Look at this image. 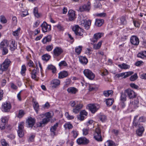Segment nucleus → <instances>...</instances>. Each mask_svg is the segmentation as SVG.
<instances>
[{
  "label": "nucleus",
  "mask_w": 146,
  "mask_h": 146,
  "mask_svg": "<svg viewBox=\"0 0 146 146\" xmlns=\"http://www.w3.org/2000/svg\"><path fill=\"white\" fill-rule=\"evenodd\" d=\"M18 134L19 137H22L24 135L23 130H18Z\"/></svg>",
  "instance_id": "nucleus-60"
},
{
  "label": "nucleus",
  "mask_w": 146,
  "mask_h": 146,
  "mask_svg": "<svg viewBox=\"0 0 146 146\" xmlns=\"http://www.w3.org/2000/svg\"><path fill=\"white\" fill-rule=\"evenodd\" d=\"M58 123H57L53 126H52L50 129L51 135L53 137L56 135L55 131L58 126Z\"/></svg>",
  "instance_id": "nucleus-21"
},
{
  "label": "nucleus",
  "mask_w": 146,
  "mask_h": 146,
  "mask_svg": "<svg viewBox=\"0 0 146 146\" xmlns=\"http://www.w3.org/2000/svg\"><path fill=\"white\" fill-rule=\"evenodd\" d=\"M94 135V138L96 140L98 141H102L101 131L99 128H96V129Z\"/></svg>",
  "instance_id": "nucleus-5"
},
{
  "label": "nucleus",
  "mask_w": 146,
  "mask_h": 146,
  "mask_svg": "<svg viewBox=\"0 0 146 146\" xmlns=\"http://www.w3.org/2000/svg\"><path fill=\"white\" fill-rule=\"evenodd\" d=\"M54 55L55 56H58L63 52V50L60 47H57L53 50Z\"/></svg>",
  "instance_id": "nucleus-13"
},
{
  "label": "nucleus",
  "mask_w": 146,
  "mask_h": 146,
  "mask_svg": "<svg viewBox=\"0 0 146 146\" xmlns=\"http://www.w3.org/2000/svg\"><path fill=\"white\" fill-rule=\"evenodd\" d=\"M38 72L39 70L38 67L36 68V69H34L32 70L31 72V77L32 79L36 81L38 80V78L37 77L36 75Z\"/></svg>",
  "instance_id": "nucleus-15"
},
{
  "label": "nucleus",
  "mask_w": 146,
  "mask_h": 146,
  "mask_svg": "<svg viewBox=\"0 0 146 146\" xmlns=\"http://www.w3.org/2000/svg\"><path fill=\"white\" fill-rule=\"evenodd\" d=\"M1 122H2V127H4L5 125V123L7 121V119L6 117H2L1 119Z\"/></svg>",
  "instance_id": "nucleus-59"
},
{
  "label": "nucleus",
  "mask_w": 146,
  "mask_h": 146,
  "mask_svg": "<svg viewBox=\"0 0 146 146\" xmlns=\"http://www.w3.org/2000/svg\"><path fill=\"white\" fill-rule=\"evenodd\" d=\"M51 36L50 35H48L44 37L42 40L43 44H46L47 42H49L51 40Z\"/></svg>",
  "instance_id": "nucleus-28"
},
{
  "label": "nucleus",
  "mask_w": 146,
  "mask_h": 146,
  "mask_svg": "<svg viewBox=\"0 0 146 146\" xmlns=\"http://www.w3.org/2000/svg\"><path fill=\"white\" fill-rule=\"evenodd\" d=\"M118 66L120 68L123 69H127L129 68V66L128 65L124 63L121 64H119Z\"/></svg>",
  "instance_id": "nucleus-38"
},
{
  "label": "nucleus",
  "mask_w": 146,
  "mask_h": 146,
  "mask_svg": "<svg viewBox=\"0 0 146 146\" xmlns=\"http://www.w3.org/2000/svg\"><path fill=\"white\" fill-rule=\"evenodd\" d=\"M0 22L3 24H5L7 23V20L3 15H1L0 16Z\"/></svg>",
  "instance_id": "nucleus-44"
},
{
  "label": "nucleus",
  "mask_w": 146,
  "mask_h": 146,
  "mask_svg": "<svg viewBox=\"0 0 146 146\" xmlns=\"http://www.w3.org/2000/svg\"><path fill=\"white\" fill-rule=\"evenodd\" d=\"M47 68L49 70H52V72L54 73H55L56 72V68L52 65H49Z\"/></svg>",
  "instance_id": "nucleus-41"
},
{
  "label": "nucleus",
  "mask_w": 146,
  "mask_h": 146,
  "mask_svg": "<svg viewBox=\"0 0 146 146\" xmlns=\"http://www.w3.org/2000/svg\"><path fill=\"white\" fill-rule=\"evenodd\" d=\"M89 129L84 128L83 129V134L84 135H86L88 134Z\"/></svg>",
  "instance_id": "nucleus-63"
},
{
  "label": "nucleus",
  "mask_w": 146,
  "mask_h": 146,
  "mask_svg": "<svg viewBox=\"0 0 146 146\" xmlns=\"http://www.w3.org/2000/svg\"><path fill=\"white\" fill-rule=\"evenodd\" d=\"M21 29L20 27L18 28L17 30L12 32V35L14 36H19L21 31Z\"/></svg>",
  "instance_id": "nucleus-39"
},
{
  "label": "nucleus",
  "mask_w": 146,
  "mask_h": 146,
  "mask_svg": "<svg viewBox=\"0 0 146 146\" xmlns=\"http://www.w3.org/2000/svg\"><path fill=\"white\" fill-rule=\"evenodd\" d=\"M106 102L107 106H109L113 104V100L112 98L108 99L106 100Z\"/></svg>",
  "instance_id": "nucleus-40"
},
{
  "label": "nucleus",
  "mask_w": 146,
  "mask_h": 146,
  "mask_svg": "<svg viewBox=\"0 0 146 146\" xmlns=\"http://www.w3.org/2000/svg\"><path fill=\"white\" fill-rule=\"evenodd\" d=\"M60 67L62 66H67V64L65 61H62L60 62L58 64Z\"/></svg>",
  "instance_id": "nucleus-62"
},
{
  "label": "nucleus",
  "mask_w": 146,
  "mask_h": 146,
  "mask_svg": "<svg viewBox=\"0 0 146 146\" xmlns=\"http://www.w3.org/2000/svg\"><path fill=\"white\" fill-rule=\"evenodd\" d=\"M126 94L124 93H121V95L120 97V100L123 102L126 100Z\"/></svg>",
  "instance_id": "nucleus-43"
},
{
  "label": "nucleus",
  "mask_w": 146,
  "mask_h": 146,
  "mask_svg": "<svg viewBox=\"0 0 146 146\" xmlns=\"http://www.w3.org/2000/svg\"><path fill=\"white\" fill-rule=\"evenodd\" d=\"M82 107V104H77L75 108L73 109V112L76 114L78 113Z\"/></svg>",
  "instance_id": "nucleus-20"
},
{
  "label": "nucleus",
  "mask_w": 146,
  "mask_h": 146,
  "mask_svg": "<svg viewBox=\"0 0 146 146\" xmlns=\"http://www.w3.org/2000/svg\"><path fill=\"white\" fill-rule=\"evenodd\" d=\"M26 70V66L25 65H23L22 66L21 73L23 76L25 75V72Z\"/></svg>",
  "instance_id": "nucleus-52"
},
{
  "label": "nucleus",
  "mask_w": 146,
  "mask_h": 146,
  "mask_svg": "<svg viewBox=\"0 0 146 146\" xmlns=\"http://www.w3.org/2000/svg\"><path fill=\"white\" fill-rule=\"evenodd\" d=\"M64 126L66 128H67L68 129H71L73 127L72 124L68 123H66Z\"/></svg>",
  "instance_id": "nucleus-57"
},
{
  "label": "nucleus",
  "mask_w": 146,
  "mask_h": 146,
  "mask_svg": "<svg viewBox=\"0 0 146 146\" xmlns=\"http://www.w3.org/2000/svg\"><path fill=\"white\" fill-rule=\"evenodd\" d=\"M104 21L101 19H96L95 22V25L98 27L101 26L103 23Z\"/></svg>",
  "instance_id": "nucleus-34"
},
{
  "label": "nucleus",
  "mask_w": 146,
  "mask_h": 146,
  "mask_svg": "<svg viewBox=\"0 0 146 146\" xmlns=\"http://www.w3.org/2000/svg\"><path fill=\"white\" fill-rule=\"evenodd\" d=\"M117 23L119 25H125L127 23L126 18L124 16H122L117 19Z\"/></svg>",
  "instance_id": "nucleus-16"
},
{
  "label": "nucleus",
  "mask_w": 146,
  "mask_h": 146,
  "mask_svg": "<svg viewBox=\"0 0 146 146\" xmlns=\"http://www.w3.org/2000/svg\"><path fill=\"white\" fill-rule=\"evenodd\" d=\"M103 35V34L100 33L95 34L94 35L93 38L92 40V41L94 42H96L98 39L101 38Z\"/></svg>",
  "instance_id": "nucleus-19"
},
{
  "label": "nucleus",
  "mask_w": 146,
  "mask_h": 146,
  "mask_svg": "<svg viewBox=\"0 0 146 146\" xmlns=\"http://www.w3.org/2000/svg\"><path fill=\"white\" fill-rule=\"evenodd\" d=\"M65 115L66 118L68 119H72L74 117L73 116L69 115L68 112H66L65 113Z\"/></svg>",
  "instance_id": "nucleus-56"
},
{
  "label": "nucleus",
  "mask_w": 146,
  "mask_h": 146,
  "mask_svg": "<svg viewBox=\"0 0 146 146\" xmlns=\"http://www.w3.org/2000/svg\"><path fill=\"white\" fill-rule=\"evenodd\" d=\"M72 29L76 35L82 36L84 30L80 28L78 25H76L74 26L72 28Z\"/></svg>",
  "instance_id": "nucleus-3"
},
{
  "label": "nucleus",
  "mask_w": 146,
  "mask_h": 146,
  "mask_svg": "<svg viewBox=\"0 0 146 146\" xmlns=\"http://www.w3.org/2000/svg\"><path fill=\"white\" fill-rule=\"evenodd\" d=\"M68 75V72L66 71H64L61 72L59 73L58 78H59L62 79L66 77Z\"/></svg>",
  "instance_id": "nucleus-24"
},
{
  "label": "nucleus",
  "mask_w": 146,
  "mask_h": 146,
  "mask_svg": "<svg viewBox=\"0 0 146 146\" xmlns=\"http://www.w3.org/2000/svg\"><path fill=\"white\" fill-rule=\"evenodd\" d=\"M68 16L70 21L74 20L76 17L75 11L72 10H70L68 12Z\"/></svg>",
  "instance_id": "nucleus-17"
},
{
  "label": "nucleus",
  "mask_w": 146,
  "mask_h": 146,
  "mask_svg": "<svg viewBox=\"0 0 146 146\" xmlns=\"http://www.w3.org/2000/svg\"><path fill=\"white\" fill-rule=\"evenodd\" d=\"M24 123L21 122L19 124L18 130H23Z\"/></svg>",
  "instance_id": "nucleus-58"
},
{
  "label": "nucleus",
  "mask_w": 146,
  "mask_h": 146,
  "mask_svg": "<svg viewBox=\"0 0 146 146\" xmlns=\"http://www.w3.org/2000/svg\"><path fill=\"white\" fill-rule=\"evenodd\" d=\"M139 103V101L137 100H135L132 102H131L129 104V106L131 108H135L138 107V105Z\"/></svg>",
  "instance_id": "nucleus-22"
},
{
  "label": "nucleus",
  "mask_w": 146,
  "mask_h": 146,
  "mask_svg": "<svg viewBox=\"0 0 146 146\" xmlns=\"http://www.w3.org/2000/svg\"><path fill=\"white\" fill-rule=\"evenodd\" d=\"M102 43V41H100L97 44L94 46V48L95 49H98L100 48L101 47Z\"/></svg>",
  "instance_id": "nucleus-53"
},
{
  "label": "nucleus",
  "mask_w": 146,
  "mask_h": 146,
  "mask_svg": "<svg viewBox=\"0 0 146 146\" xmlns=\"http://www.w3.org/2000/svg\"><path fill=\"white\" fill-rule=\"evenodd\" d=\"M35 119L34 118L30 117L27 120L29 127H32L35 123Z\"/></svg>",
  "instance_id": "nucleus-18"
},
{
  "label": "nucleus",
  "mask_w": 146,
  "mask_h": 146,
  "mask_svg": "<svg viewBox=\"0 0 146 146\" xmlns=\"http://www.w3.org/2000/svg\"><path fill=\"white\" fill-rule=\"evenodd\" d=\"M99 119L102 122H104L106 120V117L105 115H101L99 116Z\"/></svg>",
  "instance_id": "nucleus-54"
},
{
  "label": "nucleus",
  "mask_w": 146,
  "mask_h": 146,
  "mask_svg": "<svg viewBox=\"0 0 146 146\" xmlns=\"http://www.w3.org/2000/svg\"><path fill=\"white\" fill-rule=\"evenodd\" d=\"M138 78L137 74L135 73L133 75L131 76L130 78V80L131 81L136 80Z\"/></svg>",
  "instance_id": "nucleus-49"
},
{
  "label": "nucleus",
  "mask_w": 146,
  "mask_h": 146,
  "mask_svg": "<svg viewBox=\"0 0 146 146\" xmlns=\"http://www.w3.org/2000/svg\"><path fill=\"white\" fill-rule=\"evenodd\" d=\"M130 42L131 44L135 46H137L139 44V40L138 38L135 36H133L131 37Z\"/></svg>",
  "instance_id": "nucleus-14"
},
{
  "label": "nucleus",
  "mask_w": 146,
  "mask_h": 146,
  "mask_svg": "<svg viewBox=\"0 0 146 146\" xmlns=\"http://www.w3.org/2000/svg\"><path fill=\"white\" fill-rule=\"evenodd\" d=\"M144 129L142 125H140L139 126V129L137 130L136 133L139 136H141L144 131Z\"/></svg>",
  "instance_id": "nucleus-29"
},
{
  "label": "nucleus",
  "mask_w": 146,
  "mask_h": 146,
  "mask_svg": "<svg viewBox=\"0 0 146 146\" xmlns=\"http://www.w3.org/2000/svg\"><path fill=\"white\" fill-rule=\"evenodd\" d=\"M25 114V113L24 111L23 110H20L19 111L17 117L19 118H21Z\"/></svg>",
  "instance_id": "nucleus-46"
},
{
  "label": "nucleus",
  "mask_w": 146,
  "mask_h": 146,
  "mask_svg": "<svg viewBox=\"0 0 146 146\" xmlns=\"http://www.w3.org/2000/svg\"><path fill=\"white\" fill-rule=\"evenodd\" d=\"M83 17V16L82 15L78 17V19L80 18L81 19L80 20L79 24L82 27H84L85 29L88 30L90 28V27L91 25V21L90 20H86L85 19H82Z\"/></svg>",
  "instance_id": "nucleus-1"
},
{
  "label": "nucleus",
  "mask_w": 146,
  "mask_h": 146,
  "mask_svg": "<svg viewBox=\"0 0 146 146\" xmlns=\"http://www.w3.org/2000/svg\"><path fill=\"white\" fill-rule=\"evenodd\" d=\"M79 58L80 62L82 64H86L88 62L87 59L85 57L80 56Z\"/></svg>",
  "instance_id": "nucleus-27"
},
{
  "label": "nucleus",
  "mask_w": 146,
  "mask_h": 146,
  "mask_svg": "<svg viewBox=\"0 0 146 146\" xmlns=\"http://www.w3.org/2000/svg\"><path fill=\"white\" fill-rule=\"evenodd\" d=\"M60 80L57 79L52 80L50 82V85L52 88H55L58 87L60 84Z\"/></svg>",
  "instance_id": "nucleus-9"
},
{
  "label": "nucleus",
  "mask_w": 146,
  "mask_h": 146,
  "mask_svg": "<svg viewBox=\"0 0 146 146\" xmlns=\"http://www.w3.org/2000/svg\"><path fill=\"white\" fill-rule=\"evenodd\" d=\"M40 26L42 28V31L43 33L47 32L51 30V26L47 24L46 22H44Z\"/></svg>",
  "instance_id": "nucleus-8"
},
{
  "label": "nucleus",
  "mask_w": 146,
  "mask_h": 146,
  "mask_svg": "<svg viewBox=\"0 0 146 146\" xmlns=\"http://www.w3.org/2000/svg\"><path fill=\"white\" fill-rule=\"evenodd\" d=\"M83 73L86 77L90 80H93L95 77V74L90 70L88 69L84 70Z\"/></svg>",
  "instance_id": "nucleus-4"
},
{
  "label": "nucleus",
  "mask_w": 146,
  "mask_h": 146,
  "mask_svg": "<svg viewBox=\"0 0 146 146\" xmlns=\"http://www.w3.org/2000/svg\"><path fill=\"white\" fill-rule=\"evenodd\" d=\"M138 117V116L136 115L134 117L133 122V126L135 127H137L138 126L139 127L140 126V125H142L141 124H140L139 122H137L136 121V120Z\"/></svg>",
  "instance_id": "nucleus-32"
},
{
  "label": "nucleus",
  "mask_w": 146,
  "mask_h": 146,
  "mask_svg": "<svg viewBox=\"0 0 146 146\" xmlns=\"http://www.w3.org/2000/svg\"><path fill=\"white\" fill-rule=\"evenodd\" d=\"M1 143L3 146H8V144L5 140H1Z\"/></svg>",
  "instance_id": "nucleus-64"
},
{
  "label": "nucleus",
  "mask_w": 146,
  "mask_h": 146,
  "mask_svg": "<svg viewBox=\"0 0 146 146\" xmlns=\"http://www.w3.org/2000/svg\"><path fill=\"white\" fill-rule=\"evenodd\" d=\"M17 17L15 16L13 17L12 18V24L14 26H16L17 24Z\"/></svg>",
  "instance_id": "nucleus-50"
},
{
  "label": "nucleus",
  "mask_w": 146,
  "mask_h": 146,
  "mask_svg": "<svg viewBox=\"0 0 146 146\" xmlns=\"http://www.w3.org/2000/svg\"><path fill=\"white\" fill-rule=\"evenodd\" d=\"M94 7L96 8L100 9L102 8V6L101 4L99 2H97L96 1L94 3Z\"/></svg>",
  "instance_id": "nucleus-47"
},
{
  "label": "nucleus",
  "mask_w": 146,
  "mask_h": 146,
  "mask_svg": "<svg viewBox=\"0 0 146 146\" xmlns=\"http://www.w3.org/2000/svg\"><path fill=\"white\" fill-rule=\"evenodd\" d=\"M105 146H116L115 144L112 141L108 140L105 143Z\"/></svg>",
  "instance_id": "nucleus-33"
},
{
  "label": "nucleus",
  "mask_w": 146,
  "mask_h": 146,
  "mask_svg": "<svg viewBox=\"0 0 146 146\" xmlns=\"http://www.w3.org/2000/svg\"><path fill=\"white\" fill-rule=\"evenodd\" d=\"M11 108L10 104L7 102L4 103L2 106V110L5 112L9 111Z\"/></svg>",
  "instance_id": "nucleus-12"
},
{
  "label": "nucleus",
  "mask_w": 146,
  "mask_h": 146,
  "mask_svg": "<svg viewBox=\"0 0 146 146\" xmlns=\"http://www.w3.org/2000/svg\"><path fill=\"white\" fill-rule=\"evenodd\" d=\"M35 137V135H32L30 136L28 139V142H32L34 141Z\"/></svg>",
  "instance_id": "nucleus-61"
},
{
  "label": "nucleus",
  "mask_w": 146,
  "mask_h": 146,
  "mask_svg": "<svg viewBox=\"0 0 146 146\" xmlns=\"http://www.w3.org/2000/svg\"><path fill=\"white\" fill-rule=\"evenodd\" d=\"M68 92L72 94H76L78 91V90L74 87H70L67 89Z\"/></svg>",
  "instance_id": "nucleus-26"
},
{
  "label": "nucleus",
  "mask_w": 146,
  "mask_h": 146,
  "mask_svg": "<svg viewBox=\"0 0 146 146\" xmlns=\"http://www.w3.org/2000/svg\"><path fill=\"white\" fill-rule=\"evenodd\" d=\"M10 49L12 51L14 50L17 48V44L14 40H12L9 43Z\"/></svg>",
  "instance_id": "nucleus-23"
},
{
  "label": "nucleus",
  "mask_w": 146,
  "mask_h": 146,
  "mask_svg": "<svg viewBox=\"0 0 146 146\" xmlns=\"http://www.w3.org/2000/svg\"><path fill=\"white\" fill-rule=\"evenodd\" d=\"M39 117L40 121L37 123V125L38 127H42L45 125L49 121L48 119L46 118L45 117L41 118L40 117V115L39 116Z\"/></svg>",
  "instance_id": "nucleus-7"
},
{
  "label": "nucleus",
  "mask_w": 146,
  "mask_h": 146,
  "mask_svg": "<svg viewBox=\"0 0 146 146\" xmlns=\"http://www.w3.org/2000/svg\"><path fill=\"white\" fill-rule=\"evenodd\" d=\"M77 142L79 145H86L89 142V141L85 137H82L77 139Z\"/></svg>",
  "instance_id": "nucleus-10"
},
{
  "label": "nucleus",
  "mask_w": 146,
  "mask_h": 146,
  "mask_svg": "<svg viewBox=\"0 0 146 146\" xmlns=\"http://www.w3.org/2000/svg\"><path fill=\"white\" fill-rule=\"evenodd\" d=\"M90 110L93 113H95L99 108L97 104H90L88 105Z\"/></svg>",
  "instance_id": "nucleus-11"
},
{
  "label": "nucleus",
  "mask_w": 146,
  "mask_h": 146,
  "mask_svg": "<svg viewBox=\"0 0 146 146\" xmlns=\"http://www.w3.org/2000/svg\"><path fill=\"white\" fill-rule=\"evenodd\" d=\"M11 63V61L9 59H6L1 65L0 74H1L3 71L7 70Z\"/></svg>",
  "instance_id": "nucleus-2"
},
{
  "label": "nucleus",
  "mask_w": 146,
  "mask_h": 146,
  "mask_svg": "<svg viewBox=\"0 0 146 146\" xmlns=\"http://www.w3.org/2000/svg\"><path fill=\"white\" fill-rule=\"evenodd\" d=\"M50 55L46 54L42 56V59L43 60L47 61L50 59Z\"/></svg>",
  "instance_id": "nucleus-51"
},
{
  "label": "nucleus",
  "mask_w": 146,
  "mask_h": 146,
  "mask_svg": "<svg viewBox=\"0 0 146 146\" xmlns=\"http://www.w3.org/2000/svg\"><path fill=\"white\" fill-rule=\"evenodd\" d=\"M33 107L36 111L37 113L39 109V106L38 103L36 102H34Z\"/></svg>",
  "instance_id": "nucleus-42"
},
{
  "label": "nucleus",
  "mask_w": 146,
  "mask_h": 146,
  "mask_svg": "<svg viewBox=\"0 0 146 146\" xmlns=\"http://www.w3.org/2000/svg\"><path fill=\"white\" fill-rule=\"evenodd\" d=\"M9 43L8 41L6 40H3L0 43V49L4 48L5 47H7L8 46Z\"/></svg>",
  "instance_id": "nucleus-25"
},
{
  "label": "nucleus",
  "mask_w": 146,
  "mask_h": 146,
  "mask_svg": "<svg viewBox=\"0 0 146 146\" xmlns=\"http://www.w3.org/2000/svg\"><path fill=\"white\" fill-rule=\"evenodd\" d=\"M137 56L142 58H146V51H142L139 53L137 55Z\"/></svg>",
  "instance_id": "nucleus-31"
},
{
  "label": "nucleus",
  "mask_w": 146,
  "mask_h": 146,
  "mask_svg": "<svg viewBox=\"0 0 146 146\" xmlns=\"http://www.w3.org/2000/svg\"><path fill=\"white\" fill-rule=\"evenodd\" d=\"M85 10L86 11H89L90 9V2H88L87 4H85L84 5Z\"/></svg>",
  "instance_id": "nucleus-48"
},
{
  "label": "nucleus",
  "mask_w": 146,
  "mask_h": 146,
  "mask_svg": "<svg viewBox=\"0 0 146 146\" xmlns=\"http://www.w3.org/2000/svg\"><path fill=\"white\" fill-rule=\"evenodd\" d=\"M113 92L112 90H107L104 91L103 92L104 95L106 97H108L110 95H112Z\"/></svg>",
  "instance_id": "nucleus-36"
},
{
  "label": "nucleus",
  "mask_w": 146,
  "mask_h": 146,
  "mask_svg": "<svg viewBox=\"0 0 146 146\" xmlns=\"http://www.w3.org/2000/svg\"><path fill=\"white\" fill-rule=\"evenodd\" d=\"M44 117L48 119L49 121H50V119L52 117V116L51 115L50 113L49 112H47L45 113L44 114H42L40 115V118H43Z\"/></svg>",
  "instance_id": "nucleus-30"
},
{
  "label": "nucleus",
  "mask_w": 146,
  "mask_h": 146,
  "mask_svg": "<svg viewBox=\"0 0 146 146\" xmlns=\"http://www.w3.org/2000/svg\"><path fill=\"white\" fill-rule=\"evenodd\" d=\"M133 73V72L132 71H129L127 72H124V77H123L124 78H125Z\"/></svg>",
  "instance_id": "nucleus-45"
},
{
  "label": "nucleus",
  "mask_w": 146,
  "mask_h": 146,
  "mask_svg": "<svg viewBox=\"0 0 146 146\" xmlns=\"http://www.w3.org/2000/svg\"><path fill=\"white\" fill-rule=\"evenodd\" d=\"M125 92L130 99H132L135 98L136 96V94L134 91L130 89H128L125 90Z\"/></svg>",
  "instance_id": "nucleus-6"
},
{
  "label": "nucleus",
  "mask_w": 146,
  "mask_h": 146,
  "mask_svg": "<svg viewBox=\"0 0 146 146\" xmlns=\"http://www.w3.org/2000/svg\"><path fill=\"white\" fill-rule=\"evenodd\" d=\"M82 48V46H80L76 47L75 49V52L77 55H79L80 53Z\"/></svg>",
  "instance_id": "nucleus-37"
},
{
  "label": "nucleus",
  "mask_w": 146,
  "mask_h": 146,
  "mask_svg": "<svg viewBox=\"0 0 146 146\" xmlns=\"http://www.w3.org/2000/svg\"><path fill=\"white\" fill-rule=\"evenodd\" d=\"M33 13L35 16L37 18L40 17L41 15V14L40 13H38V8L37 7L34 8Z\"/></svg>",
  "instance_id": "nucleus-35"
},
{
  "label": "nucleus",
  "mask_w": 146,
  "mask_h": 146,
  "mask_svg": "<svg viewBox=\"0 0 146 146\" xmlns=\"http://www.w3.org/2000/svg\"><path fill=\"white\" fill-rule=\"evenodd\" d=\"M53 47V45L52 44L47 45L46 48V50L48 51H51Z\"/></svg>",
  "instance_id": "nucleus-55"
}]
</instances>
